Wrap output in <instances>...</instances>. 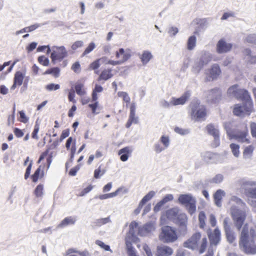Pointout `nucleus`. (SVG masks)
<instances>
[{"label": "nucleus", "instance_id": "f257e3e1", "mask_svg": "<svg viewBox=\"0 0 256 256\" xmlns=\"http://www.w3.org/2000/svg\"><path fill=\"white\" fill-rule=\"evenodd\" d=\"M228 93L243 102L242 106L238 104L235 105L233 112H252L253 104L246 90L238 88V85H234L228 89Z\"/></svg>", "mask_w": 256, "mask_h": 256}, {"label": "nucleus", "instance_id": "f03ea898", "mask_svg": "<svg viewBox=\"0 0 256 256\" xmlns=\"http://www.w3.org/2000/svg\"><path fill=\"white\" fill-rule=\"evenodd\" d=\"M240 248L248 254H256V230H248L244 226L240 232L239 240Z\"/></svg>", "mask_w": 256, "mask_h": 256}, {"label": "nucleus", "instance_id": "7ed1b4c3", "mask_svg": "<svg viewBox=\"0 0 256 256\" xmlns=\"http://www.w3.org/2000/svg\"><path fill=\"white\" fill-rule=\"evenodd\" d=\"M241 186L244 190L246 195L249 198L248 203L250 206L256 208V181L252 180H242Z\"/></svg>", "mask_w": 256, "mask_h": 256}, {"label": "nucleus", "instance_id": "20e7f679", "mask_svg": "<svg viewBox=\"0 0 256 256\" xmlns=\"http://www.w3.org/2000/svg\"><path fill=\"white\" fill-rule=\"evenodd\" d=\"M230 210L234 226L240 230L246 218V211L238 208L235 205L231 206Z\"/></svg>", "mask_w": 256, "mask_h": 256}, {"label": "nucleus", "instance_id": "39448f33", "mask_svg": "<svg viewBox=\"0 0 256 256\" xmlns=\"http://www.w3.org/2000/svg\"><path fill=\"white\" fill-rule=\"evenodd\" d=\"M178 202L184 205L189 214H193L196 211V200L190 194H180L178 198Z\"/></svg>", "mask_w": 256, "mask_h": 256}, {"label": "nucleus", "instance_id": "423d86ee", "mask_svg": "<svg viewBox=\"0 0 256 256\" xmlns=\"http://www.w3.org/2000/svg\"><path fill=\"white\" fill-rule=\"evenodd\" d=\"M160 240L164 242H172L177 238L176 231L172 227L164 226L162 227V232L159 235Z\"/></svg>", "mask_w": 256, "mask_h": 256}, {"label": "nucleus", "instance_id": "0eeeda50", "mask_svg": "<svg viewBox=\"0 0 256 256\" xmlns=\"http://www.w3.org/2000/svg\"><path fill=\"white\" fill-rule=\"evenodd\" d=\"M68 52L64 46H54L50 54V58L53 64L60 62L67 57Z\"/></svg>", "mask_w": 256, "mask_h": 256}, {"label": "nucleus", "instance_id": "6e6552de", "mask_svg": "<svg viewBox=\"0 0 256 256\" xmlns=\"http://www.w3.org/2000/svg\"><path fill=\"white\" fill-rule=\"evenodd\" d=\"M138 223L135 221H132L129 226V231L126 237V244L127 247L131 246L132 242H136L138 238L136 234V232L138 230Z\"/></svg>", "mask_w": 256, "mask_h": 256}, {"label": "nucleus", "instance_id": "1a4fd4ad", "mask_svg": "<svg viewBox=\"0 0 256 256\" xmlns=\"http://www.w3.org/2000/svg\"><path fill=\"white\" fill-rule=\"evenodd\" d=\"M227 134L230 140L234 139L238 142L250 144V140L248 137V130L245 128L242 131H238L234 134H231L228 130H226Z\"/></svg>", "mask_w": 256, "mask_h": 256}, {"label": "nucleus", "instance_id": "9d476101", "mask_svg": "<svg viewBox=\"0 0 256 256\" xmlns=\"http://www.w3.org/2000/svg\"><path fill=\"white\" fill-rule=\"evenodd\" d=\"M206 129L208 133L214 137L212 146L216 148L220 144V139L218 126L212 124H208Z\"/></svg>", "mask_w": 256, "mask_h": 256}, {"label": "nucleus", "instance_id": "9b49d317", "mask_svg": "<svg viewBox=\"0 0 256 256\" xmlns=\"http://www.w3.org/2000/svg\"><path fill=\"white\" fill-rule=\"evenodd\" d=\"M103 90V88L102 86L96 84L94 88L92 90V102L93 103L89 104L88 107L92 110V112H94L98 107V102L97 101L98 97L97 94Z\"/></svg>", "mask_w": 256, "mask_h": 256}, {"label": "nucleus", "instance_id": "f8f14e48", "mask_svg": "<svg viewBox=\"0 0 256 256\" xmlns=\"http://www.w3.org/2000/svg\"><path fill=\"white\" fill-rule=\"evenodd\" d=\"M176 222L179 226L180 232L185 234L187 230L188 217L184 213H181L177 216Z\"/></svg>", "mask_w": 256, "mask_h": 256}, {"label": "nucleus", "instance_id": "ddd939ff", "mask_svg": "<svg viewBox=\"0 0 256 256\" xmlns=\"http://www.w3.org/2000/svg\"><path fill=\"white\" fill-rule=\"evenodd\" d=\"M190 96V92L188 91L186 92L180 98H176L172 97L168 106H175L178 105H183L188 100Z\"/></svg>", "mask_w": 256, "mask_h": 256}, {"label": "nucleus", "instance_id": "4468645a", "mask_svg": "<svg viewBox=\"0 0 256 256\" xmlns=\"http://www.w3.org/2000/svg\"><path fill=\"white\" fill-rule=\"evenodd\" d=\"M201 238V234L199 232H196L192 237L186 242L184 246L190 249H194L198 246V242Z\"/></svg>", "mask_w": 256, "mask_h": 256}, {"label": "nucleus", "instance_id": "2eb2a0df", "mask_svg": "<svg viewBox=\"0 0 256 256\" xmlns=\"http://www.w3.org/2000/svg\"><path fill=\"white\" fill-rule=\"evenodd\" d=\"M155 230L154 224L148 222L142 227H138V234L142 236H147L152 234Z\"/></svg>", "mask_w": 256, "mask_h": 256}, {"label": "nucleus", "instance_id": "dca6fc26", "mask_svg": "<svg viewBox=\"0 0 256 256\" xmlns=\"http://www.w3.org/2000/svg\"><path fill=\"white\" fill-rule=\"evenodd\" d=\"M221 74V70L219 66L217 64H214L208 70L207 73L206 79L208 80H212L218 78Z\"/></svg>", "mask_w": 256, "mask_h": 256}, {"label": "nucleus", "instance_id": "f3484780", "mask_svg": "<svg viewBox=\"0 0 256 256\" xmlns=\"http://www.w3.org/2000/svg\"><path fill=\"white\" fill-rule=\"evenodd\" d=\"M232 48L231 44L227 43L224 40L221 39L217 43L216 52L218 54L226 53L229 52Z\"/></svg>", "mask_w": 256, "mask_h": 256}, {"label": "nucleus", "instance_id": "a211bd4d", "mask_svg": "<svg viewBox=\"0 0 256 256\" xmlns=\"http://www.w3.org/2000/svg\"><path fill=\"white\" fill-rule=\"evenodd\" d=\"M208 236L211 245L216 246L220 240V232L216 228L212 232H208Z\"/></svg>", "mask_w": 256, "mask_h": 256}, {"label": "nucleus", "instance_id": "6ab92c4d", "mask_svg": "<svg viewBox=\"0 0 256 256\" xmlns=\"http://www.w3.org/2000/svg\"><path fill=\"white\" fill-rule=\"evenodd\" d=\"M24 74L22 72H16L14 76V83L10 87L11 90H14L17 86H20L23 82Z\"/></svg>", "mask_w": 256, "mask_h": 256}, {"label": "nucleus", "instance_id": "aec40b11", "mask_svg": "<svg viewBox=\"0 0 256 256\" xmlns=\"http://www.w3.org/2000/svg\"><path fill=\"white\" fill-rule=\"evenodd\" d=\"M132 152V149L130 146H126L120 149L118 152V155L120 156V160L122 162L126 161Z\"/></svg>", "mask_w": 256, "mask_h": 256}, {"label": "nucleus", "instance_id": "412c9836", "mask_svg": "<svg viewBox=\"0 0 256 256\" xmlns=\"http://www.w3.org/2000/svg\"><path fill=\"white\" fill-rule=\"evenodd\" d=\"M173 252L172 250L166 246L157 247L158 256H170Z\"/></svg>", "mask_w": 256, "mask_h": 256}, {"label": "nucleus", "instance_id": "4be33fe9", "mask_svg": "<svg viewBox=\"0 0 256 256\" xmlns=\"http://www.w3.org/2000/svg\"><path fill=\"white\" fill-rule=\"evenodd\" d=\"M226 195V192L224 190L219 189L217 190L214 194V198L216 205L218 207L222 206V198Z\"/></svg>", "mask_w": 256, "mask_h": 256}, {"label": "nucleus", "instance_id": "5701e85b", "mask_svg": "<svg viewBox=\"0 0 256 256\" xmlns=\"http://www.w3.org/2000/svg\"><path fill=\"white\" fill-rule=\"evenodd\" d=\"M66 256H88V252L86 250L78 251L74 248H69L66 252Z\"/></svg>", "mask_w": 256, "mask_h": 256}, {"label": "nucleus", "instance_id": "b1692460", "mask_svg": "<svg viewBox=\"0 0 256 256\" xmlns=\"http://www.w3.org/2000/svg\"><path fill=\"white\" fill-rule=\"evenodd\" d=\"M113 76V74L112 73V70L110 68L104 69L102 70L98 78V81H100L102 80H106Z\"/></svg>", "mask_w": 256, "mask_h": 256}, {"label": "nucleus", "instance_id": "393cba45", "mask_svg": "<svg viewBox=\"0 0 256 256\" xmlns=\"http://www.w3.org/2000/svg\"><path fill=\"white\" fill-rule=\"evenodd\" d=\"M76 219L75 217L68 216L64 218L58 225V228H64L68 225H73L75 224Z\"/></svg>", "mask_w": 256, "mask_h": 256}, {"label": "nucleus", "instance_id": "a878e982", "mask_svg": "<svg viewBox=\"0 0 256 256\" xmlns=\"http://www.w3.org/2000/svg\"><path fill=\"white\" fill-rule=\"evenodd\" d=\"M74 89L76 93L80 96H84L86 94L84 85L83 82H76L74 85Z\"/></svg>", "mask_w": 256, "mask_h": 256}, {"label": "nucleus", "instance_id": "bb28decb", "mask_svg": "<svg viewBox=\"0 0 256 256\" xmlns=\"http://www.w3.org/2000/svg\"><path fill=\"white\" fill-rule=\"evenodd\" d=\"M180 209L178 207H174L168 210L166 212V216L170 220H174L178 214Z\"/></svg>", "mask_w": 256, "mask_h": 256}, {"label": "nucleus", "instance_id": "cd10ccee", "mask_svg": "<svg viewBox=\"0 0 256 256\" xmlns=\"http://www.w3.org/2000/svg\"><path fill=\"white\" fill-rule=\"evenodd\" d=\"M206 113H191L190 118L194 122H202L206 119Z\"/></svg>", "mask_w": 256, "mask_h": 256}, {"label": "nucleus", "instance_id": "c85d7f7f", "mask_svg": "<svg viewBox=\"0 0 256 256\" xmlns=\"http://www.w3.org/2000/svg\"><path fill=\"white\" fill-rule=\"evenodd\" d=\"M254 147L252 145H250L245 148L243 152V157L244 159H250L253 154Z\"/></svg>", "mask_w": 256, "mask_h": 256}, {"label": "nucleus", "instance_id": "c756f323", "mask_svg": "<svg viewBox=\"0 0 256 256\" xmlns=\"http://www.w3.org/2000/svg\"><path fill=\"white\" fill-rule=\"evenodd\" d=\"M152 58L150 52L144 51L141 55L140 58L144 64H146Z\"/></svg>", "mask_w": 256, "mask_h": 256}, {"label": "nucleus", "instance_id": "7c9ffc66", "mask_svg": "<svg viewBox=\"0 0 256 256\" xmlns=\"http://www.w3.org/2000/svg\"><path fill=\"white\" fill-rule=\"evenodd\" d=\"M128 54V60L130 58L131 54L129 50L125 51L124 48H121L119 49L118 51L116 52V56L117 59L119 60H122L123 59V57L125 55Z\"/></svg>", "mask_w": 256, "mask_h": 256}, {"label": "nucleus", "instance_id": "2f4dec72", "mask_svg": "<svg viewBox=\"0 0 256 256\" xmlns=\"http://www.w3.org/2000/svg\"><path fill=\"white\" fill-rule=\"evenodd\" d=\"M138 122V117L135 113H130L129 119L126 124V127L129 128L132 124H136Z\"/></svg>", "mask_w": 256, "mask_h": 256}, {"label": "nucleus", "instance_id": "473e14b6", "mask_svg": "<svg viewBox=\"0 0 256 256\" xmlns=\"http://www.w3.org/2000/svg\"><path fill=\"white\" fill-rule=\"evenodd\" d=\"M60 70L58 67L52 68L48 69L44 73V75L52 74L54 78H58L60 76Z\"/></svg>", "mask_w": 256, "mask_h": 256}, {"label": "nucleus", "instance_id": "72a5a7b5", "mask_svg": "<svg viewBox=\"0 0 256 256\" xmlns=\"http://www.w3.org/2000/svg\"><path fill=\"white\" fill-rule=\"evenodd\" d=\"M102 58H98L94 61L92 62L90 66H89V68L92 70H95V73L96 74H98V69L100 68V61L102 60Z\"/></svg>", "mask_w": 256, "mask_h": 256}, {"label": "nucleus", "instance_id": "f704fd0d", "mask_svg": "<svg viewBox=\"0 0 256 256\" xmlns=\"http://www.w3.org/2000/svg\"><path fill=\"white\" fill-rule=\"evenodd\" d=\"M196 38L194 36H190L187 42V49L189 50H192L196 46Z\"/></svg>", "mask_w": 256, "mask_h": 256}, {"label": "nucleus", "instance_id": "c9c22d12", "mask_svg": "<svg viewBox=\"0 0 256 256\" xmlns=\"http://www.w3.org/2000/svg\"><path fill=\"white\" fill-rule=\"evenodd\" d=\"M166 149L167 148L166 147H164V146H162V144L158 141L155 142L153 146V150L157 154H160Z\"/></svg>", "mask_w": 256, "mask_h": 256}, {"label": "nucleus", "instance_id": "e433bc0d", "mask_svg": "<svg viewBox=\"0 0 256 256\" xmlns=\"http://www.w3.org/2000/svg\"><path fill=\"white\" fill-rule=\"evenodd\" d=\"M206 216L203 211L200 212L198 214L199 226L200 228H204L206 226Z\"/></svg>", "mask_w": 256, "mask_h": 256}, {"label": "nucleus", "instance_id": "4c0bfd02", "mask_svg": "<svg viewBox=\"0 0 256 256\" xmlns=\"http://www.w3.org/2000/svg\"><path fill=\"white\" fill-rule=\"evenodd\" d=\"M158 142H160L164 147L168 148L170 146V138L168 136L162 135L160 138Z\"/></svg>", "mask_w": 256, "mask_h": 256}, {"label": "nucleus", "instance_id": "58836bf2", "mask_svg": "<svg viewBox=\"0 0 256 256\" xmlns=\"http://www.w3.org/2000/svg\"><path fill=\"white\" fill-rule=\"evenodd\" d=\"M231 151L233 155L236 158H238L240 156V146L236 144H231L230 146Z\"/></svg>", "mask_w": 256, "mask_h": 256}, {"label": "nucleus", "instance_id": "ea45409f", "mask_svg": "<svg viewBox=\"0 0 256 256\" xmlns=\"http://www.w3.org/2000/svg\"><path fill=\"white\" fill-rule=\"evenodd\" d=\"M227 240L230 244H233L235 242L236 239V236L234 232L230 230L225 232Z\"/></svg>", "mask_w": 256, "mask_h": 256}, {"label": "nucleus", "instance_id": "a19ab883", "mask_svg": "<svg viewBox=\"0 0 256 256\" xmlns=\"http://www.w3.org/2000/svg\"><path fill=\"white\" fill-rule=\"evenodd\" d=\"M156 194V192L151 190L149 192L140 200V202L144 205L146 202L150 200Z\"/></svg>", "mask_w": 256, "mask_h": 256}, {"label": "nucleus", "instance_id": "79ce46f5", "mask_svg": "<svg viewBox=\"0 0 256 256\" xmlns=\"http://www.w3.org/2000/svg\"><path fill=\"white\" fill-rule=\"evenodd\" d=\"M230 202L236 204L241 208H243L246 206V204L242 201V200L236 196H232L231 198Z\"/></svg>", "mask_w": 256, "mask_h": 256}, {"label": "nucleus", "instance_id": "37998d69", "mask_svg": "<svg viewBox=\"0 0 256 256\" xmlns=\"http://www.w3.org/2000/svg\"><path fill=\"white\" fill-rule=\"evenodd\" d=\"M118 96L122 98L123 101L126 103V107H128V104L130 102V98L126 92H118Z\"/></svg>", "mask_w": 256, "mask_h": 256}, {"label": "nucleus", "instance_id": "c03bdc74", "mask_svg": "<svg viewBox=\"0 0 256 256\" xmlns=\"http://www.w3.org/2000/svg\"><path fill=\"white\" fill-rule=\"evenodd\" d=\"M224 180V176L222 174H218L216 175L213 178L210 180V183L218 184L222 182Z\"/></svg>", "mask_w": 256, "mask_h": 256}, {"label": "nucleus", "instance_id": "a18cd8bd", "mask_svg": "<svg viewBox=\"0 0 256 256\" xmlns=\"http://www.w3.org/2000/svg\"><path fill=\"white\" fill-rule=\"evenodd\" d=\"M128 58V54L125 55V56H124L123 59H122V60H109L108 61L106 64H111V65H112V66H116V65L120 64H122L126 62V61H127Z\"/></svg>", "mask_w": 256, "mask_h": 256}, {"label": "nucleus", "instance_id": "49530a36", "mask_svg": "<svg viewBox=\"0 0 256 256\" xmlns=\"http://www.w3.org/2000/svg\"><path fill=\"white\" fill-rule=\"evenodd\" d=\"M96 48L95 44L92 42L89 44L88 46L86 48L84 52L82 54V56L84 57L92 52Z\"/></svg>", "mask_w": 256, "mask_h": 256}, {"label": "nucleus", "instance_id": "de8ad7c7", "mask_svg": "<svg viewBox=\"0 0 256 256\" xmlns=\"http://www.w3.org/2000/svg\"><path fill=\"white\" fill-rule=\"evenodd\" d=\"M110 222V216L105 218H102L98 219L96 222V224L97 226H100L103 224H105Z\"/></svg>", "mask_w": 256, "mask_h": 256}, {"label": "nucleus", "instance_id": "09e8293b", "mask_svg": "<svg viewBox=\"0 0 256 256\" xmlns=\"http://www.w3.org/2000/svg\"><path fill=\"white\" fill-rule=\"evenodd\" d=\"M38 62L44 66H48L49 65V60L44 56H38Z\"/></svg>", "mask_w": 256, "mask_h": 256}, {"label": "nucleus", "instance_id": "8fccbe9b", "mask_svg": "<svg viewBox=\"0 0 256 256\" xmlns=\"http://www.w3.org/2000/svg\"><path fill=\"white\" fill-rule=\"evenodd\" d=\"M96 244L106 251H110L112 252V250H110V246L105 244L101 240H96Z\"/></svg>", "mask_w": 256, "mask_h": 256}, {"label": "nucleus", "instance_id": "3c124183", "mask_svg": "<svg viewBox=\"0 0 256 256\" xmlns=\"http://www.w3.org/2000/svg\"><path fill=\"white\" fill-rule=\"evenodd\" d=\"M207 239L206 238H204L202 239V243L200 246V248L199 249V253L200 254H203L206 249V248L207 246Z\"/></svg>", "mask_w": 256, "mask_h": 256}, {"label": "nucleus", "instance_id": "603ef678", "mask_svg": "<svg viewBox=\"0 0 256 256\" xmlns=\"http://www.w3.org/2000/svg\"><path fill=\"white\" fill-rule=\"evenodd\" d=\"M174 132L180 135H186L190 132V130L188 129L182 128L178 127H176L174 128Z\"/></svg>", "mask_w": 256, "mask_h": 256}, {"label": "nucleus", "instance_id": "864d4df0", "mask_svg": "<svg viewBox=\"0 0 256 256\" xmlns=\"http://www.w3.org/2000/svg\"><path fill=\"white\" fill-rule=\"evenodd\" d=\"M43 186L38 184L34 190V194L36 197H41L43 194Z\"/></svg>", "mask_w": 256, "mask_h": 256}, {"label": "nucleus", "instance_id": "5fc2aeb1", "mask_svg": "<svg viewBox=\"0 0 256 256\" xmlns=\"http://www.w3.org/2000/svg\"><path fill=\"white\" fill-rule=\"evenodd\" d=\"M40 172L41 166H40L35 171L34 173L32 176V178L34 182H36L38 181Z\"/></svg>", "mask_w": 256, "mask_h": 256}, {"label": "nucleus", "instance_id": "6e6d98bb", "mask_svg": "<svg viewBox=\"0 0 256 256\" xmlns=\"http://www.w3.org/2000/svg\"><path fill=\"white\" fill-rule=\"evenodd\" d=\"M40 130L39 124L36 122V124L34 126V130L32 134V137L34 139L38 140V133Z\"/></svg>", "mask_w": 256, "mask_h": 256}, {"label": "nucleus", "instance_id": "4d7b16f0", "mask_svg": "<svg viewBox=\"0 0 256 256\" xmlns=\"http://www.w3.org/2000/svg\"><path fill=\"white\" fill-rule=\"evenodd\" d=\"M214 156V154L211 152H207L202 154V156L204 161L208 162Z\"/></svg>", "mask_w": 256, "mask_h": 256}, {"label": "nucleus", "instance_id": "13d9d810", "mask_svg": "<svg viewBox=\"0 0 256 256\" xmlns=\"http://www.w3.org/2000/svg\"><path fill=\"white\" fill-rule=\"evenodd\" d=\"M84 44V42L82 40H77L74 42L71 48L73 50H76L78 48L82 47Z\"/></svg>", "mask_w": 256, "mask_h": 256}, {"label": "nucleus", "instance_id": "bf43d9fd", "mask_svg": "<svg viewBox=\"0 0 256 256\" xmlns=\"http://www.w3.org/2000/svg\"><path fill=\"white\" fill-rule=\"evenodd\" d=\"M60 86L58 84H50L46 86V89L49 91L56 90H58Z\"/></svg>", "mask_w": 256, "mask_h": 256}, {"label": "nucleus", "instance_id": "052dcab7", "mask_svg": "<svg viewBox=\"0 0 256 256\" xmlns=\"http://www.w3.org/2000/svg\"><path fill=\"white\" fill-rule=\"evenodd\" d=\"M75 92L73 89H71L68 94V99L69 101L72 102L74 104L76 103V100L74 99Z\"/></svg>", "mask_w": 256, "mask_h": 256}, {"label": "nucleus", "instance_id": "680f3d73", "mask_svg": "<svg viewBox=\"0 0 256 256\" xmlns=\"http://www.w3.org/2000/svg\"><path fill=\"white\" fill-rule=\"evenodd\" d=\"M72 70L76 73H78L80 71V65L78 62L74 63L71 68Z\"/></svg>", "mask_w": 256, "mask_h": 256}, {"label": "nucleus", "instance_id": "e2e57ef3", "mask_svg": "<svg viewBox=\"0 0 256 256\" xmlns=\"http://www.w3.org/2000/svg\"><path fill=\"white\" fill-rule=\"evenodd\" d=\"M228 221H229V218H226L224 220L223 226H224V230L225 232L231 230L230 226L228 224Z\"/></svg>", "mask_w": 256, "mask_h": 256}, {"label": "nucleus", "instance_id": "0e129e2a", "mask_svg": "<svg viewBox=\"0 0 256 256\" xmlns=\"http://www.w3.org/2000/svg\"><path fill=\"white\" fill-rule=\"evenodd\" d=\"M174 199V196L172 194H168L161 200V201L164 204Z\"/></svg>", "mask_w": 256, "mask_h": 256}, {"label": "nucleus", "instance_id": "69168bd1", "mask_svg": "<svg viewBox=\"0 0 256 256\" xmlns=\"http://www.w3.org/2000/svg\"><path fill=\"white\" fill-rule=\"evenodd\" d=\"M18 119L19 121L24 123H26L28 120V118L26 116L25 113H20V116Z\"/></svg>", "mask_w": 256, "mask_h": 256}, {"label": "nucleus", "instance_id": "338daca9", "mask_svg": "<svg viewBox=\"0 0 256 256\" xmlns=\"http://www.w3.org/2000/svg\"><path fill=\"white\" fill-rule=\"evenodd\" d=\"M142 248L145 252L147 256H153L151 252L150 248L146 244H144Z\"/></svg>", "mask_w": 256, "mask_h": 256}, {"label": "nucleus", "instance_id": "774afa93", "mask_svg": "<svg viewBox=\"0 0 256 256\" xmlns=\"http://www.w3.org/2000/svg\"><path fill=\"white\" fill-rule=\"evenodd\" d=\"M251 133L253 137L256 138V124L252 123L250 124Z\"/></svg>", "mask_w": 256, "mask_h": 256}]
</instances>
